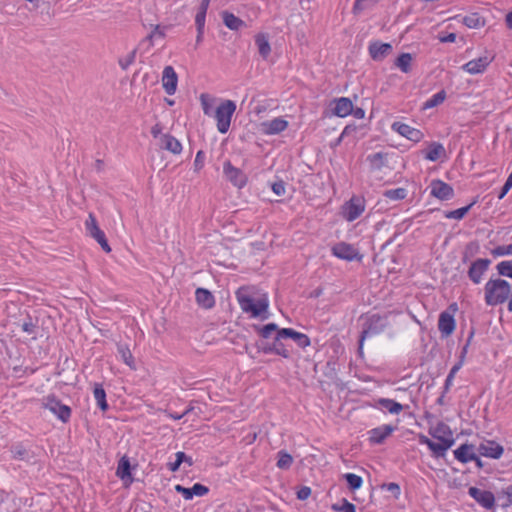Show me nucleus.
Segmentation results:
<instances>
[{"mask_svg":"<svg viewBox=\"0 0 512 512\" xmlns=\"http://www.w3.org/2000/svg\"><path fill=\"white\" fill-rule=\"evenodd\" d=\"M484 299L488 306L508 301V310L512 312V284L501 278H490L484 287Z\"/></svg>","mask_w":512,"mask_h":512,"instance_id":"1","label":"nucleus"},{"mask_svg":"<svg viewBox=\"0 0 512 512\" xmlns=\"http://www.w3.org/2000/svg\"><path fill=\"white\" fill-rule=\"evenodd\" d=\"M236 296L241 309L245 313H249L252 318H260L261 320L269 318V300L267 295L264 294L254 299L250 295L243 294L240 289L237 291Z\"/></svg>","mask_w":512,"mask_h":512,"instance_id":"2","label":"nucleus"},{"mask_svg":"<svg viewBox=\"0 0 512 512\" xmlns=\"http://www.w3.org/2000/svg\"><path fill=\"white\" fill-rule=\"evenodd\" d=\"M387 325V319L378 314H373L365 319L359 338L358 354L362 355L363 342L367 337L381 333Z\"/></svg>","mask_w":512,"mask_h":512,"instance_id":"3","label":"nucleus"},{"mask_svg":"<svg viewBox=\"0 0 512 512\" xmlns=\"http://www.w3.org/2000/svg\"><path fill=\"white\" fill-rule=\"evenodd\" d=\"M235 111L236 104L232 100H225L216 108L214 117L217 121V129L221 134L228 132Z\"/></svg>","mask_w":512,"mask_h":512,"instance_id":"4","label":"nucleus"},{"mask_svg":"<svg viewBox=\"0 0 512 512\" xmlns=\"http://www.w3.org/2000/svg\"><path fill=\"white\" fill-rule=\"evenodd\" d=\"M42 406L53 413L63 423H67L71 418V408L63 404L54 394L44 397L42 399Z\"/></svg>","mask_w":512,"mask_h":512,"instance_id":"5","label":"nucleus"},{"mask_svg":"<svg viewBox=\"0 0 512 512\" xmlns=\"http://www.w3.org/2000/svg\"><path fill=\"white\" fill-rule=\"evenodd\" d=\"M85 229L87 235L95 239L106 253L111 251V247L107 241L106 235L104 231L101 230L98 226L96 217L92 213L89 214L85 221Z\"/></svg>","mask_w":512,"mask_h":512,"instance_id":"6","label":"nucleus"},{"mask_svg":"<svg viewBox=\"0 0 512 512\" xmlns=\"http://www.w3.org/2000/svg\"><path fill=\"white\" fill-rule=\"evenodd\" d=\"M491 265V260L488 258H478L471 262L469 269L467 271L468 278L474 284H480L482 281L483 275L489 269Z\"/></svg>","mask_w":512,"mask_h":512,"instance_id":"7","label":"nucleus"},{"mask_svg":"<svg viewBox=\"0 0 512 512\" xmlns=\"http://www.w3.org/2000/svg\"><path fill=\"white\" fill-rule=\"evenodd\" d=\"M223 173L226 179L238 188L244 187L247 183L246 174L241 169L234 167L229 160L223 164Z\"/></svg>","mask_w":512,"mask_h":512,"instance_id":"8","label":"nucleus"},{"mask_svg":"<svg viewBox=\"0 0 512 512\" xmlns=\"http://www.w3.org/2000/svg\"><path fill=\"white\" fill-rule=\"evenodd\" d=\"M429 188L430 194L441 201H447L454 197L453 187L440 179L432 180Z\"/></svg>","mask_w":512,"mask_h":512,"instance_id":"9","label":"nucleus"},{"mask_svg":"<svg viewBox=\"0 0 512 512\" xmlns=\"http://www.w3.org/2000/svg\"><path fill=\"white\" fill-rule=\"evenodd\" d=\"M468 494L483 508L491 510L495 506V496L491 491L470 487Z\"/></svg>","mask_w":512,"mask_h":512,"instance_id":"10","label":"nucleus"},{"mask_svg":"<svg viewBox=\"0 0 512 512\" xmlns=\"http://www.w3.org/2000/svg\"><path fill=\"white\" fill-rule=\"evenodd\" d=\"M10 452L12 458L15 460L24 461L29 464H34L37 461V455L30 447H26L23 443H16L11 446Z\"/></svg>","mask_w":512,"mask_h":512,"instance_id":"11","label":"nucleus"},{"mask_svg":"<svg viewBox=\"0 0 512 512\" xmlns=\"http://www.w3.org/2000/svg\"><path fill=\"white\" fill-rule=\"evenodd\" d=\"M477 451L481 456L499 459L503 455L504 448L495 441L487 440L480 443Z\"/></svg>","mask_w":512,"mask_h":512,"instance_id":"12","label":"nucleus"},{"mask_svg":"<svg viewBox=\"0 0 512 512\" xmlns=\"http://www.w3.org/2000/svg\"><path fill=\"white\" fill-rule=\"evenodd\" d=\"M178 76L172 66H166L162 73V85L168 95L176 92Z\"/></svg>","mask_w":512,"mask_h":512,"instance_id":"13","label":"nucleus"},{"mask_svg":"<svg viewBox=\"0 0 512 512\" xmlns=\"http://www.w3.org/2000/svg\"><path fill=\"white\" fill-rule=\"evenodd\" d=\"M492 60L493 57L482 56L477 59L470 60L462 66V69L472 75L483 73Z\"/></svg>","mask_w":512,"mask_h":512,"instance_id":"14","label":"nucleus"},{"mask_svg":"<svg viewBox=\"0 0 512 512\" xmlns=\"http://www.w3.org/2000/svg\"><path fill=\"white\" fill-rule=\"evenodd\" d=\"M392 129L413 142H419L424 136L420 130L402 122H394Z\"/></svg>","mask_w":512,"mask_h":512,"instance_id":"15","label":"nucleus"},{"mask_svg":"<svg viewBox=\"0 0 512 512\" xmlns=\"http://www.w3.org/2000/svg\"><path fill=\"white\" fill-rule=\"evenodd\" d=\"M176 492L180 493L185 500H191L194 496H205L209 492V488L201 483H195L192 487H184L180 484L175 486Z\"/></svg>","mask_w":512,"mask_h":512,"instance_id":"16","label":"nucleus"},{"mask_svg":"<svg viewBox=\"0 0 512 512\" xmlns=\"http://www.w3.org/2000/svg\"><path fill=\"white\" fill-rule=\"evenodd\" d=\"M394 430L395 427L388 424L373 428L368 431L369 441L371 444H382Z\"/></svg>","mask_w":512,"mask_h":512,"instance_id":"17","label":"nucleus"},{"mask_svg":"<svg viewBox=\"0 0 512 512\" xmlns=\"http://www.w3.org/2000/svg\"><path fill=\"white\" fill-rule=\"evenodd\" d=\"M392 52L390 43L375 41L369 45V54L374 61H382Z\"/></svg>","mask_w":512,"mask_h":512,"instance_id":"18","label":"nucleus"},{"mask_svg":"<svg viewBox=\"0 0 512 512\" xmlns=\"http://www.w3.org/2000/svg\"><path fill=\"white\" fill-rule=\"evenodd\" d=\"M456 327L455 319L452 314L447 311H443L439 315L438 319V329L442 335V337L450 336Z\"/></svg>","mask_w":512,"mask_h":512,"instance_id":"19","label":"nucleus"},{"mask_svg":"<svg viewBox=\"0 0 512 512\" xmlns=\"http://www.w3.org/2000/svg\"><path fill=\"white\" fill-rule=\"evenodd\" d=\"M280 336L292 339L300 348H306L311 344L310 338L292 328H281Z\"/></svg>","mask_w":512,"mask_h":512,"instance_id":"20","label":"nucleus"},{"mask_svg":"<svg viewBox=\"0 0 512 512\" xmlns=\"http://www.w3.org/2000/svg\"><path fill=\"white\" fill-rule=\"evenodd\" d=\"M262 126L265 134L275 135L283 132L288 127V121L281 117H277L270 121L263 122Z\"/></svg>","mask_w":512,"mask_h":512,"instance_id":"21","label":"nucleus"},{"mask_svg":"<svg viewBox=\"0 0 512 512\" xmlns=\"http://www.w3.org/2000/svg\"><path fill=\"white\" fill-rule=\"evenodd\" d=\"M423 154L425 159L432 162L438 161L441 158L446 157L445 148L439 142L429 143L427 149L423 151Z\"/></svg>","mask_w":512,"mask_h":512,"instance_id":"22","label":"nucleus"},{"mask_svg":"<svg viewBox=\"0 0 512 512\" xmlns=\"http://www.w3.org/2000/svg\"><path fill=\"white\" fill-rule=\"evenodd\" d=\"M116 476L119 477L125 483L128 482L130 484L133 482L131 474V464L127 456H123L120 458L117 465Z\"/></svg>","mask_w":512,"mask_h":512,"instance_id":"23","label":"nucleus"},{"mask_svg":"<svg viewBox=\"0 0 512 512\" xmlns=\"http://www.w3.org/2000/svg\"><path fill=\"white\" fill-rule=\"evenodd\" d=\"M196 302L204 309H211L215 305L213 294L205 288H197L195 291Z\"/></svg>","mask_w":512,"mask_h":512,"instance_id":"24","label":"nucleus"},{"mask_svg":"<svg viewBox=\"0 0 512 512\" xmlns=\"http://www.w3.org/2000/svg\"><path fill=\"white\" fill-rule=\"evenodd\" d=\"M455 458L462 462L467 463L472 461V459L476 458V453L474 452V445L472 444H462L456 450H454Z\"/></svg>","mask_w":512,"mask_h":512,"instance_id":"25","label":"nucleus"},{"mask_svg":"<svg viewBox=\"0 0 512 512\" xmlns=\"http://www.w3.org/2000/svg\"><path fill=\"white\" fill-rule=\"evenodd\" d=\"M222 20L224 25L233 31H238L243 28L247 27V24L240 19L239 17L235 16L233 13L228 11H223L222 14Z\"/></svg>","mask_w":512,"mask_h":512,"instance_id":"26","label":"nucleus"},{"mask_svg":"<svg viewBox=\"0 0 512 512\" xmlns=\"http://www.w3.org/2000/svg\"><path fill=\"white\" fill-rule=\"evenodd\" d=\"M429 433L439 441L454 440L450 427L444 422H438L435 427L430 428Z\"/></svg>","mask_w":512,"mask_h":512,"instance_id":"27","label":"nucleus"},{"mask_svg":"<svg viewBox=\"0 0 512 512\" xmlns=\"http://www.w3.org/2000/svg\"><path fill=\"white\" fill-rule=\"evenodd\" d=\"M333 113L338 117H345L352 114V100L347 97H341L335 100Z\"/></svg>","mask_w":512,"mask_h":512,"instance_id":"28","label":"nucleus"},{"mask_svg":"<svg viewBox=\"0 0 512 512\" xmlns=\"http://www.w3.org/2000/svg\"><path fill=\"white\" fill-rule=\"evenodd\" d=\"M161 147L173 154H180L182 151V145L178 139L170 134L162 135Z\"/></svg>","mask_w":512,"mask_h":512,"instance_id":"29","label":"nucleus"},{"mask_svg":"<svg viewBox=\"0 0 512 512\" xmlns=\"http://www.w3.org/2000/svg\"><path fill=\"white\" fill-rule=\"evenodd\" d=\"M332 254L343 260L352 261V246L345 242H339L332 246Z\"/></svg>","mask_w":512,"mask_h":512,"instance_id":"30","label":"nucleus"},{"mask_svg":"<svg viewBox=\"0 0 512 512\" xmlns=\"http://www.w3.org/2000/svg\"><path fill=\"white\" fill-rule=\"evenodd\" d=\"M282 339H287L286 337L280 336V330L276 333L272 344V352L275 355L282 356L283 358H289L291 353L290 350L286 347V345L282 342Z\"/></svg>","mask_w":512,"mask_h":512,"instance_id":"31","label":"nucleus"},{"mask_svg":"<svg viewBox=\"0 0 512 512\" xmlns=\"http://www.w3.org/2000/svg\"><path fill=\"white\" fill-rule=\"evenodd\" d=\"M454 442L455 440H443L439 441V443L431 441V443H428V448L435 457H443L446 451L453 446Z\"/></svg>","mask_w":512,"mask_h":512,"instance_id":"32","label":"nucleus"},{"mask_svg":"<svg viewBox=\"0 0 512 512\" xmlns=\"http://www.w3.org/2000/svg\"><path fill=\"white\" fill-rule=\"evenodd\" d=\"M255 43L258 47V52L263 59H267L271 53V46L267 35L259 33L255 36Z\"/></svg>","mask_w":512,"mask_h":512,"instance_id":"33","label":"nucleus"},{"mask_svg":"<svg viewBox=\"0 0 512 512\" xmlns=\"http://www.w3.org/2000/svg\"><path fill=\"white\" fill-rule=\"evenodd\" d=\"M377 406L382 410H387L391 414H399L403 410V406L395 400L388 398H380Z\"/></svg>","mask_w":512,"mask_h":512,"instance_id":"34","label":"nucleus"},{"mask_svg":"<svg viewBox=\"0 0 512 512\" xmlns=\"http://www.w3.org/2000/svg\"><path fill=\"white\" fill-rule=\"evenodd\" d=\"M210 0H202L195 15L196 30L204 29L207 10L209 8Z\"/></svg>","mask_w":512,"mask_h":512,"instance_id":"35","label":"nucleus"},{"mask_svg":"<svg viewBox=\"0 0 512 512\" xmlns=\"http://www.w3.org/2000/svg\"><path fill=\"white\" fill-rule=\"evenodd\" d=\"M93 395L96 400L97 406L102 411H107L109 408V405L107 403L106 392H105L102 384H100V383L94 384Z\"/></svg>","mask_w":512,"mask_h":512,"instance_id":"36","label":"nucleus"},{"mask_svg":"<svg viewBox=\"0 0 512 512\" xmlns=\"http://www.w3.org/2000/svg\"><path fill=\"white\" fill-rule=\"evenodd\" d=\"M462 23L468 28H480L486 23L485 18L479 13H470L463 17Z\"/></svg>","mask_w":512,"mask_h":512,"instance_id":"37","label":"nucleus"},{"mask_svg":"<svg viewBox=\"0 0 512 512\" xmlns=\"http://www.w3.org/2000/svg\"><path fill=\"white\" fill-rule=\"evenodd\" d=\"M117 352L118 354L120 355L122 361L127 365L129 366L131 369H136L135 367V361H134V357L130 351V349L128 348L127 345L125 344H118L117 345Z\"/></svg>","mask_w":512,"mask_h":512,"instance_id":"38","label":"nucleus"},{"mask_svg":"<svg viewBox=\"0 0 512 512\" xmlns=\"http://www.w3.org/2000/svg\"><path fill=\"white\" fill-rule=\"evenodd\" d=\"M256 333L262 337L263 339H269L274 332H278L281 328L278 327L276 323H268L264 326L254 325L253 326Z\"/></svg>","mask_w":512,"mask_h":512,"instance_id":"39","label":"nucleus"},{"mask_svg":"<svg viewBox=\"0 0 512 512\" xmlns=\"http://www.w3.org/2000/svg\"><path fill=\"white\" fill-rule=\"evenodd\" d=\"M480 250V245L477 241H471L466 244L463 252H462V263H467L470 261L476 254H478Z\"/></svg>","mask_w":512,"mask_h":512,"instance_id":"40","label":"nucleus"},{"mask_svg":"<svg viewBox=\"0 0 512 512\" xmlns=\"http://www.w3.org/2000/svg\"><path fill=\"white\" fill-rule=\"evenodd\" d=\"M412 55L410 53H402L395 61V66L402 72L408 73L411 70Z\"/></svg>","mask_w":512,"mask_h":512,"instance_id":"41","label":"nucleus"},{"mask_svg":"<svg viewBox=\"0 0 512 512\" xmlns=\"http://www.w3.org/2000/svg\"><path fill=\"white\" fill-rule=\"evenodd\" d=\"M292 463H293V457L289 453H287L284 450H280L277 453L276 466L279 469L287 470L291 467Z\"/></svg>","mask_w":512,"mask_h":512,"instance_id":"42","label":"nucleus"},{"mask_svg":"<svg viewBox=\"0 0 512 512\" xmlns=\"http://www.w3.org/2000/svg\"><path fill=\"white\" fill-rule=\"evenodd\" d=\"M475 203H476V201H473L472 203H470L467 206L458 208L456 210L447 211V212H445L444 216L448 219L461 220L466 216V214L470 211V209L472 208V206Z\"/></svg>","mask_w":512,"mask_h":512,"instance_id":"43","label":"nucleus"},{"mask_svg":"<svg viewBox=\"0 0 512 512\" xmlns=\"http://www.w3.org/2000/svg\"><path fill=\"white\" fill-rule=\"evenodd\" d=\"M366 160L370 163L373 169H381L385 165L386 154L377 152L367 156Z\"/></svg>","mask_w":512,"mask_h":512,"instance_id":"44","label":"nucleus"},{"mask_svg":"<svg viewBox=\"0 0 512 512\" xmlns=\"http://www.w3.org/2000/svg\"><path fill=\"white\" fill-rule=\"evenodd\" d=\"M383 196L392 201H398L406 198L407 190L405 188L388 189L383 192Z\"/></svg>","mask_w":512,"mask_h":512,"instance_id":"45","label":"nucleus"},{"mask_svg":"<svg viewBox=\"0 0 512 512\" xmlns=\"http://www.w3.org/2000/svg\"><path fill=\"white\" fill-rule=\"evenodd\" d=\"M445 98H446V92L444 90H441V91L437 92L436 94H434L430 99H428L423 104V108L429 109V108L436 107V106L440 105L445 100Z\"/></svg>","mask_w":512,"mask_h":512,"instance_id":"46","label":"nucleus"},{"mask_svg":"<svg viewBox=\"0 0 512 512\" xmlns=\"http://www.w3.org/2000/svg\"><path fill=\"white\" fill-rule=\"evenodd\" d=\"M496 270L499 276L512 279V260H504L499 262L496 265Z\"/></svg>","mask_w":512,"mask_h":512,"instance_id":"47","label":"nucleus"},{"mask_svg":"<svg viewBox=\"0 0 512 512\" xmlns=\"http://www.w3.org/2000/svg\"><path fill=\"white\" fill-rule=\"evenodd\" d=\"M200 102L204 114L207 116H211L213 111V99L210 97V95L206 93L201 94Z\"/></svg>","mask_w":512,"mask_h":512,"instance_id":"48","label":"nucleus"},{"mask_svg":"<svg viewBox=\"0 0 512 512\" xmlns=\"http://www.w3.org/2000/svg\"><path fill=\"white\" fill-rule=\"evenodd\" d=\"M461 366H462V360H460L458 363H456L451 368L450 372L448 373V375L446 377L445 383H444V393L448 392V390L450 389L453 379H454L456 373L458 372V370L461 368Z\"/></svg>","mask_w":512,"mask_h":512,"instance_id":"49","label":"nucleus"},{"mask_svg":"<svg viewBox=\"0 0 512 512\" xmlns=\"http://www.w3.org/2000/svg\"><path fill=\"white\" fill-rule=\"evenodd\" d=\"M137 49H133L127 56L119 58L118 64L123 70H127L136 58Z\"/></svg>","mask_w":512,"mask_h":512,"instance_id":"50","label":"nucleus"},{"mask_svg":"<svg viewBox=\"0 0 512 512\" xmlns=\"http://www.w3.org/2000/svg\"><path fill=\"white\" fill-rule=\"evenodd\" d=\"M493 257H501L506 255H512V243L508 245H500L491 250Z\"/></svg>","mask_w":512,"mask_h":512,"instance_id":"51","label":"nucleus"},{"mask_svg":"<svg viewBox=\"0 0 512 512\" xmlns=\"http://www.w3.org/2000/svg\"><path fill=\"white\" fill-rule=\"evenodd\" d=\"M365 211V200L354 196V220Z\"/></svg>","mask_w":512,"mask_h":512,"instance_id":"52","label":"nucleus"},{"mask_svg":"<svg viewBox=\"0 0 512 512\" xmlns=\"http://www.w3.org/2000/svg\"><path fill=\"white\" fill-rule=\"evenodd\" d=\"M164 37V28H161L159 25H156L154 29L147 35L146 40L152 43L154 39H163Z\"/></svg>","mask_w":512,"mask_h":512,"instance_id":"53","label":"nucleus"},{"mask_svg":"<svg viewBox=\"0 0 512 512\" xmlns=\"http://www.w3.org/2000/svg\"><path fill=\"white\" fill-rule=\"evenodd\" d=\"M379 0H356L354 2V13L375 5Z\"/></svg>","mask_w":512,"mask_h":512,"instance_id":"54","label":"nucleus"},{"mask_svg":"<svg viewBox=\"0 0 512 512\" xmlns=\"http://www.w3.org/2000/svg\"><path fill=\"white\" fill-rule=\"evenodd\" d=\"M21 329H22V331H24V332H26L28 334L35 335L36 334L37 325H36V323H34L32 321V318L30 316H28L27 320L22 323Z\"/></svg>","mask_w":512,"mask_h":512,"instance_id":"55","label":"nucleus"},{"mask_svg":"<svg viewBox=\"0 0 512 512\" xmlns=\"http://www.w3.org/2000/svg\"><path fill=\"white\" fill-rule=\"evenodd\" d=\"M370 230L368 226V217L354 224V234H363Z\"/></svg>","mask_w":512,"mask_h":512,"instance_id":"56","label":"nucleus"},{"mask_svg":"<svg viewBox=\"0 0 512 512\" xmlns=\"http://www.w3.org/2000/svg\"><path fill=\"white\" fill-rule=\"evenodd\" d=\"M271 189L277 196H283L286 192L285 182L283 180L275 181L271 184Z\"/></svg>","mask_w":512,"mask_h":512,"instance_id":"57","label":"nucleus"},{"mask_svg":"<svg viewBox=\"0 0 512 512\" xmlns=\"http://www.w3.org/2000/svg\"><path fill=\"white\" fill-rule=\"evenodd\" d=\"M342 215L348 221H352V198L347 200L342 207Z\"/></svg>","mask_w":512,"mask_h":512,"instance_id":"58","label":"nucleus"},{"mask_svg":"<svg viewBox=\"0 0 512 512\" xmlns=\"http://www.w3.org/2000/svg\"><path fill=\"white\" fill-rule=\"evenodd\" d=\"M257 351L262 352L264 354H273L272 352V344L269 342H257L256 343Z\"/></svg>","mask_w":512,"mask_h":512,"instance_id":"59","label":"nucleus"},{"mask_svg":"<svg viewBox=\"0 0 512 512\" xmlns=\"http://www.w3.org/2000/svg\"><path fill=\"white\" fill-rule=\"evenodd\" d=\"M347 505L352 506V503H350L346 498H343L341 502L332 504L331 509L335 512H345Z\"/></svg>","mask_w":512,"mask_h":512,"instance_id":"60","label":"nucleus"},{"mask_svg":"<svg viewBox=\"0 0 512 512\" xmlns=\"http://www.w3.org/2000/svg\"><path fill=\"white\" fill-rule=\"evenodd\" d=\"M205 153L202 150H199L196 154L194 160V166L196 170H200L204 165Z\"/></svg>","mask_w":512,"mask_h":512,"instance_id":"61","label":"nucleus"},{"mask_svg":"<svg viewBox=\"0 0 512 512\" xmlns=\"http://www.w3.org/2000/svg\"><path fill=\"white\" fill-rule=\"evenodd\" d=\"M383 488L391 492L395 498H398L400 495V486L397 483L391 482L388 484H384Z\"/></svg>","mask_w":512,"mask_h":512,"instance_id":"62","label":"nucleus"},{"mask_svg":"<svg viewBox=\"0 0 512 512\" xmlns=\"http://www.w3.org/2000/svg\"><path fill=\"white\" fill-rule=\"evenodd\" d=\"M297 498L299 500H306L308 499V497L311 495V488L308 487V486H302L298 491H297Z\"/></svg>","mask_w":512,"mask_h":512,"instance_id":"63","label":"nucleus"},{"mask_svg":"<svg viewBox=\"0 0 512 512\" xmlns=\"http://www.w3.org/2000/svg\"><path fill=\"white\" fill-rule=\"evenodd\" d=\"M439 40L442 43H452L456 40V34L455 33H449L445 36H439Z\"/></svg>","mask_w":512,"mask_h":512,"instance_id":"64","label":"nucleus"}]
</instances>
